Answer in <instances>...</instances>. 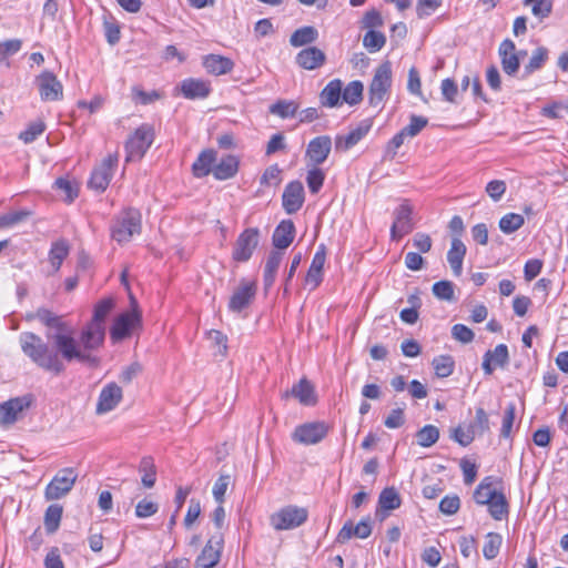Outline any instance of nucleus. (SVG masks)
I'll return each instance as SVG.
<instances>
[{
    "label": "nucleus",
    "instance_id": "1",
    "mask_svg": "<svg viewBox=\"0 0 568 568\" xmlns=\"http://www.w3.org/2000/svg\"><path fill=\"white\" fill-rule=\"evenodd\" d=\"M34 317L48 328L55 329L54 334H47L51 345L32 332H22L19 335L23 354L37 366L59 375L65 369L63 361L68 363L75 361L89 366L99 364L98 357H91L81 349L62 316L48 308H38Z\"/></svg>",
    "mask_w": 568,
    "mask_h": 568
},
{
    "label": "nucleus",
    "instance_id": "2",
    "mask_svg": "<svg viewBox=\"0 0 568 568\" xmlns=\"http://www.w3.org/2000/svg\"><path fill=\"white\" fill-rule=\"evenodd\" d=\"M114 306L112 298H103L94 306L93 317L82 329L78 341L81 349L97 357L94 352L102 346L105 336L104 321Z\"/></svg>",
    "mask_w": 568,
    "mask_h": 568
},
{
    "label": "nucleus",
    "instance_id": "3",
    "mask_svg": "<svg viewBox=\"0 0 568 568\" xmlns=\"http://www.w3.org/2000/svg\"><path fill=\"white\" fill-rule=\"evenodd\" d=\"M500 486L499 479L487 476L474 491L475 501L478 505L487 506L489 515L495 520H503L509 513V505Z\"/></svg>",
    "mask_w": 568,
    "mask_h": 568
},
{
    "label": "nucleus",
    "instance_id": "4",
    "mask_svg": "<svg viewBox=\"0 0 568 568\" xmlns=\"http://www.w3.org/2000/svg\"><path fill=\"white\" fill-rule=\"evenodd\" d=\"M141 232V214L134 209L123 211L113 222L111 236L120 244L129 242Z\"/></svg>",
    "mask_w": 568,
    "mask_h": 568
},
{
    "label": "nucleus",
    "instance_id": "5",
    "mask_svg": "<svg viewBox=\"0 0 568 568\" xmlns=\"http://www.w3.org/2000/svg\"><path fill=\"white\" fill-rule=\"evenodd\" d=\"M155 132L151 124L143 123L129 136L125 142V161L141 160L154 141Z\"/></svg>",
    "mask_w": 568,
    "mask_h": 568
},
{
    "label": "nucleus",
    "instance_id": "6",
    "mask_svg": "<svg viewBox=\"0 0 568 568\" xmlns=\"http://www.w3.org/2000/svg\"><path fill=\"white\" fill-rule=\"evenodd\" d=\"M307 517L306 508L288 505L274 513L270 521L275 530H290L303 525Z\"/></svg>",
    "mask_w": 568,
    "mask_h": 568
},
{
    "label": "nucleus",
    "instance_id": "7",
    "mask_svg": "<svg viewBox=\"0 0 568 568\" xmlns=\"http://www.w3.org/2000/svg\"><path fill=\"white\" fill-rule=\"evenodd\" d=\"M260 243V231L256 227H247L237 236L233 250L232 258L237 263L247 262Z\"/></svg>",
    "mask_w": 568,
    "mask_h": 568
},
{
    "label": "nucleus",
    "instance_id": "8",
    "mask_svg": "<svg viewBox=\"0 0 568 568\" xmlns=\"http://www.w3.org/2000/svg\"><path fill=\"white\" fill-rule=\"evenodd\" d=\"M392 85V68L389 62L382 63L375 71L369 85V103L378 106L384 101Z\"/></svg>",
    "mask_w": 568,
    "mask_h": 568
},
{
    "label": "nucleus",
    "instance_id": "9",
    "mask_svg": "<svg viewBox=\"0 0 568 568\" xmlns=\"http://www.w3.org/2000/svg\"><path fill=\"white\" fill-rule=\"evenodd\" d=\"M75 480L77 474L72 468L59 470L44 489L45 499L57 500L64 497L73 488Z\"/></svg>",
    "mask_w": 568,
    "mask_h": 568
},
{
    "label": "nucleus",
    "instance_id": "10",
    "mask_svg": "<svg viewBox=\"0 0 568 568\" xmlns=\"http://www.w3.org/2000/svg\"><path fill=\"white\" fill-rule=\"evenodd\" d=\"M118 163V153L109 154L105 159H103L102 162L92 171L91 178L88 182L89 187L98 192L105 191L114 174Z\"/></svg>",
    "mask_w": 568,
    "mask_h": 568
},
{
    "label": "nucleus",
    "instance_id": "11",
    "mask_svg": "<svg viewBox=\"0 0 568 568\" xmlns=\"http://www.w3.org/2000/svg\"><path fill=\"white\" fill-rule=\"evenodd\" d=\"M256 292L257 287L254 281L242 278L230 297L227 305L230 312L240 314L248 308L255 300Z\"/></svg>",
    "mask_w": 568,
    "mask_h": 568
},
{
    "label": "nucleus",
    "instance_id": "12",
    "mask_svg": "<svg viewBox=\"0 0 568 568\" xmlns=\"http://www.w3.org/2000/svg\"><path fill=\"white\" fill-rule=\"evenodd\" d=\"M328 425L325 422H311L298 425L293 434L292 439L303 445H315L322 442L328 434Z\"/></svg>",
    "mask_w": 568,
    "mask_h": 568
},
{
    "label": "nucleus",
    "instance_id": "13",
    "mask_svg": "<svg viewBox=\"0 0 568 568\" xmlns=\"http://www.w3.org/2000/svg\"><path fill=\"white\" fill-rule=\"evenodd\" d=\"M223 546L222 534L212 536L196 557L194 568H214L221 560Z\"/></svg>",
    "mask_w": 568,
    "mask_h": 568
},
{
    "label": "nucleus",
    "instance_id": "14",
    "mask_svg": "<svg viewBox=\"0 0 568 568\" xmlns=\"http://www.w3.org/2000/svg\"><path fill=\"white\" fill-rule=\"evenodd\" d=\"M42 101H59L63 98V85L50 71H43L36 79Z\"/></svg>",
    "mask_w": 568,
    "mask_h": 568
},
{
    "label": "nucleus",
    "instance_id": "15",
    "mask_svg": "<svg viewBox=\"0 0 568 568\" xmlns=\"http://www.w3.org/2000/svg\"><path fill=\"white\" fill-rule=\"evenodd\" d=\"M413 206L408 201H404L394 211V222L390 227V236L393 240H400L404 235L413 230L412 222Z\"/></svg>",
    "mask_w": 568,
    "mask_h": 568
},
{
    "label": "nucleus",
    "instance_id": "16",
    "mask_svg": "<svg viewBox=\"0 0 568 568\" xmlns=\"http://www.w3.org/2000/svg\"><path fill=\"white\" fill-rule=\"evenodd\" d=\"M30 405L31 399L28 396L11 398L0 404V425L9 426L14 424Z\"/></svg>",
    "mask_w": 568,
    "mask_h": 568
},
{
    "label": "nucleus",
    "instance_id": "17",
    "mask_svg": "<svg viewBox=\"0 0 568 568\" xmlns=\"http://www.w3.org/2000/svg\"><path fill=\"white\" fill-rule=\"evenodd\" d=\"M332 150V140L328 135L312 139L306 148L305 158L308 165L318 166L324 163Z\"/></svg>",
    "mask_w": 568,
    "mask_h": 568
},
{
    "label": "nucleus",
    "instance_id": "18",
    "mask_svg": "<svg viewBox=\"0 0 568 568\" xmlns=\"http://www.w3.org/2000/svg\"><path fill=\"white\" fill-rule=\"evenodd\" d=\"M122 398V388L114 382L108 383L100 392L95 413L103 415L113 410L121 403Z\"/></svg>",
    "mask_w": 568,
    "mask_h": 568
},
{
    "label": "nucleus",
    "instance_id": "19",
    "mask_svg": "<svg viewBox=\"0 0 568 568\" xmlns=\"http://www.w3.org/2000/svg\"><path fill=\"white\" fill-rule=\"evenodd\" d=\"M140 315L138 312H125L120 314L111 328V338L115 342L128 337L131 331L140 324Z\"/></svg>",
    "mask_w": 568,
    "mask_h": 568
},
{
    "label": "nucleus",
    "instance_id": "20",
    "mask_svg": "<svg viewBox=\"0 0 568 568\" xmlns=\"http://www.w3.org/2000/svg\"><path fill=\"white\" fill-rule=\"evenodd\" d=\"M372 125L373 121L371 119H365L346 135H338L335 140L336 150L347 151L356 145L371 131Z\"/></svg>",
    "mask_w": 568,
    "mask_h": 568
},
{
    "label": "nucleus",
    "instance_id": "21",
    "mask_svg": "<svg viewBox=\"0 0 568 568\" xmlns=\"http://www.w3.org/2000/svg\"><path fill=\"white\" fill-rule=\"evenodd\" d=\"M326 261V246L324 244L318 245L315 252L311 266L305 277V284L310 286L311 291H314L320 286L323 281V268Z\"/></svg>",
    "mask_w": 568,
    "mask_h": 568
},
{
    "label": "nucleus",
    "instance_id": "22",
    "mask_svg": "<svg viewBox=\"0 0 568 568\" xmlns=\"http://www.w3.org/2000/svg\"><path fill=\"white\" fill-rule=\"evenodd\" d=\"M283 207L287 214L296 213L304 203V187L302 182H290L282 195Z\"/></svg>",
    "mask_w": 568,
    "mask_h": 568
},
{
    "label": "nucleus",
    "instance_id": "23",
    "mask_svg": "<svg viewBox=\"0 0 568 568\" xmlns=\"http://www.w3.org/2000/svg\"><path fill=\"white\" fill-rule=\"evenodd\" d=\"M372 534L371 518L362 519L356 526L351 520L346 521L337 534L336 541L345 544L351 538L365 539Z\"/></svg>",
    "mask_w": 568,
    "mask_h": 568
},
{
    "label": "nucleus",
    "instance_id": "24",
    "mask_svg": "<svg viewBox=\"0 0 568 568\" xmlns=\"http://www.w3.org/2000/svg\"><path fill=\"white\" fill-rule=\"evenodd\" d=\"M498 53L505 73L514 75L518 71L520 64L519 54L516 52L515 43L509 39L504 40L499 45Z\"/></svg>",
    "mask_w": 568,
    "mask_h": 568
},
{
    "label": "nucleus",
    "instance_id": "25",
    "mask_svg": "<svg viewBox=\"0 0 568 568\" xmlns=\"http://www.w3.org/2000/svg\"><path fill=\"white\" fill-rule=\"evenodd\" d=\"M509 354L505 344L497 345L494 349L485 353L483 358V369L486 375H491L495 367H505L508 364Z\"/></svg>",
    "mask_w": 568,
    "mask_h": 568
},
{
    "label": "nucleus",
    "instance_id": "26",
    "mask_svg": "<svg viewBox=\"0 0 568 568\" xmlns=\"http://www.w3.org/2000/svg\"><path fill=\"white\" fill-rule=\"evenodd\" d=\"M325 60V53L316 47L303 49L296 55V63L305 70H315L322 67Z\"/></svg>",
    "mask_w": 568,
    "mask_h": 568
},
{
    "label": "nucleus",
    "instance_id": "27",
    "mask_svg": "<svg viewBox=\"0 0 568 568\" xmlns=\"http://www.w3.org/2000/svg\"><path fill=\"white\" fill-rule=\"evenodd\" d=\"M181 92L186 99H203L211 92L209 81L189 78L181 82Z\"/></svg>",
    "mask_w": 568,
    "mask_h": 568
},
{
    "label": "nucleus",
    "instance_id": "28",
    "mask_svg": "<svg viewBox=\"0 0 568 568\" xmlns=\"http://www.w3.org/2000/svg\"><path fill=\"white\" fill-rule=\"evenodd\" d=\"M295 236V226L291 220H283L274 230L272 242L278 250L288 247Z\"/></svg>",
    "mask_w": 568,
    "mask_h": 568
},
{
    "label": "nucleus",
    "instance_id": "29",
    "mask_svg": "<svg viewBox=\"0 0 568 568\" xmlns=\"http://www.w3.org/2000/svg\"><path fill=\"white\" fill-rule=\"evenodd\" d=\"M203 67L214 75L230 73L234 68V62L226 57L219 54H207L203 58Z\"/></svg>",
    "mask_w": 568,
    "mask_h": 568
},
{
    "label": "nucleus",
    "instance_id": "30",
    "mask_svg": "<svg viewBox=\"0 0 568 568\" xmlns=\"http://www.w3.org/2000/svg\"><path fill=\"white\" fill-rule=\"evenodd\" d=\"M342 85L339 79L329 81L320 94V101L323 106L336 108L342 105Z\"/></svg>",
    "mask_w": 568,
    "mask_h": 568
},
{
    "label": "nucleus",
    "instance_id": "31",
    "mask_svg": "<svg viewBox=\"0 0 568 568\" xmlns=\"http://www.w3.org/2000/svg\"><path fill=\"white\" fill-rule=\"evenodd\" d=\"M239 164L240 161L235 155L227 154L214 165L212 174L216 180H229L237 173Z\"/></svg>",
    "mask_w": 568,
    "mask_h": 568
},
{
    "label": "nucleus",
    "instance_id": "32",
    "mask_svg": "<svg viewBox=\"0 0 568 568\" xmlns=\"http://www.w3.org/2000/svg\"><path fill=\"white\" fill-rule=\"evenodd\" d=\"M466 255V246L460 239L452 240L450 248L447 253V261L455 276H459L463 272V262Z\"/></svg>",
    "mask_w": 568,
    "mask_h": 568
},
{
    "label": "nucleus",
    "instance_id": "33",
    "mask_svg": "<svg viewBox=\"0 0 568 568\" xmlns=\"http://www.w3.org/2000/svg\"><path fill=\"white\" fill-rule=\"evenodd\" d=\"M288 395H292L305 406H312L316 403L314 387L306 378H302L298 383L294 384L292 389L285 394V396Z\"/></svg>",
    "mask_w": 568,
    "mask_h": 568
},
{
    "label": "nucleus",
    "instance_id": "34",
    "mask_svg": "<svg viewBox=\"0 0 568 568\" xmlns=\"http://www.w3.org/2000/svg\"><path fill=\"white\" fill-rule=\"evenodd\" d=\"M216 161V152L212 149L202 151L192 165L194 176L204 178L212 173L214 162Z\"/></svg>",
    "mask_w": 568,
    "mask_h": 568
},
{
    "label": "nucleus",
    "instance_id": "35",
    "mask_svg": "<svg viewBox=\"0 0 568 568\" xmlns=\"http://www.w3.org/2000/svg\"><path fill=\"white\" fill-rule=\"evenodd\" d=\"M283 255L284 254L280 251H272L267 256L263 275L264 286L266 290L270 288L275 282Z\"/></svg>",
    "mask_w": 568,
    "mask_h": 568
},
{
    "label": "nucleus",
    "instance_id": "36",
    "mask_svg": "<svg viewBox=\"0 0 568 568\" xmlns=\"http://www.w3.org/2000/svg\"><path fill=\"white\" fill-rule=\"evenodd\" d=\"M138 470L141 474L142 486L146 489L153 488L156 483V466L153 457H142Z\"/></svg>",
    "mask_w": 568,
    "mask_h": 568
},
{
    "label": "nucleus",
    "instance_id": "37",
    "mask_svg": "<svg viewBox=\"0 0 568 568\" xmlns=\"http://www.w3.org/2000/svg\"><path fill=\"white\" fill-rule=\"evenodd\" d=\"M70 252V246L65 240H58L51 244L49 251V262L53 268V272H58L61 268L63 261L67 258Z\"/></svg>",
    "mask_w": 568,
    "mask_h": 568
},
{
    "label": "nucleus",
    "instance_id": "38",
    "mask_svg": "<svg viewBox=\"0 0 568 568\" xmlns=\"http://www.w3.org/2000/svg\"><path fill=\"white\" fill-rule=\"evenodd\" d=\"M318 38V31L312 26H305L295 30L290 38V43L294 48L303 47L315 42Z\"/></svg>",
    "mask_w": 568,
    "mask_h": 568
},
{
    "label": "nucleus",
    "instance_id": "39",
    "mask_svg": "<svg viewBox=\"0 0 568 568\" xmlns=\"http://www.w3.org/2000/svg\"><path fill=\"white\" fill-rule=\"evenodd\" d=\"M363 83L361 81H352L344 89L342 88V103L349 105L359 103L363 99Z\"/></svg>",
    "mask_w": 568,
    "mask_h": 568
},
{
    "label": "nucleus",
    "instance_id": "40",
    "mask_svg": "<svg viewBox=\"0 0 568 568\" xmlns=\"http://www.w3.org/2000/svg\"><path fill=\"white\" fill-rule=\"evenodd\" d=\"M400 496L394 487L385 488L379 494L378 505L383 510H395L400 507Z\"/></svg>",
    "mask_w": 568,
    "mask_h": 568
},
{
    "label": "nucleus",
    "instance_id": "41",
    "mask_svg": "<svg viewBox=\"0 0 568 568\" xmlns=\"http://www.w3.org/2000/svg\"><path fill=\"white\" fill-rule=\"evenodd\" d=\"M63 508L59 504L50 505L44 514V527L48 532H54L59 526L62 518Z\"/></svg>",
    "mask_w": 568,
    "mask_h": 568
},
{
    "label": "nucleus",
    "instance_id": "42",
    "mask_svg": "<svg viewBox=\"0 0 568 568\" xmlns=\"http://www.w3.org/2000/svg\"><path fill=\"white\" fill-rule=\"evenodd\" d=\"M433 368L437 377H448L454 372L455 362L450 355H440L433 359Z\"/></svg>",
    "mask_w": 568,
    "mask_h": 568
},
{
    "label": "nucleus",
    "instance_id": "43",
    "mask_svg": "<svg viewBox=\"0 0 568 568\" xmlns=\"http://www.w3.org/2000/svg\"><path fill=\"white\" fill-rule=\"evenodd\" d=\"M297 110L298 104L288 100H278L270 106V113L275 114L282 119L295 116Z\"/></svg>",
    "mask_w": 568,
    "mask_h": 568
},
{
    "label": "nucleus",
    "instance_id": "44",
    "mask_svg": "<svg viewBox=\"0 0 568 568\" xmlns=\"http://www.w3.org/2000/svg\"><path fill=\"white\" fill-rule=\"evenodd\" d=\"M524 224V216L517 213H507L499 220V229L505 234L518 231Z\"/></svg>",
    "mask_w": 568,
    "mask_h": 568
},
{
    "label": "nucleus",
    "instance_id": "45",
    "mask_svg": "<svg viewBox=\"0 0 568 568\" xmlns=\"http://www.w3.org/2000/svg\"><path fill=\"white\" fill-rule=\"evenodd\" d=\"M417 444L422 447H430L439 439V429L434 425H425L416 433Z\"/></svg>",
    "mask_w": 568,
    "mask_h": 568
},
{
    "label": "nucleus",
    "instance_id": "46",
    "mask_svg": "<svg viewBox=\"0 0 568 568\" xmlns=\"http://www.w3.org/2000/svg\"><path fill=\"white\" fill-rule=\"evenodd\" d=\"M547 59L548 50L544 47L537 48L535 51H532L529 62L525 65V75H529L541 69Z\"/></svg>",
    "mask_w": 568,
    "mask_h": 568
},
{
    "label": "nucleus",
    "instance_id": "47",
    "mask_svg": "<svg viewBox=\"0 0 568 568\" xmlns=\"http://www.w3.org/2000/svg\"><path fill=\"white\" fill-rule=\"evenodd\" d=\"M503 538L497 532H489L486 536V540L483 547V554L486 559H494L497 557Z\"/></svg>",
    "mask_w": 568,
    "mask_h": 568
},
{
    "label": "nucleus",
    "instance_id": "48",
    "mask_svg": "<svg viewBox=\"0 0 568 568\" xmlns=\"http://www.w3.org/2000/svg\"><path fill=\"white\" fill-rule=\"evenodd\" d=\"M432 291L440 301H455V285L450 281H439L434 283Z\"/></svg>",
    "mask_w": 568,
    "mask_h": 568
},
{
    "label": "nucleus",
    "instance_id": "49",
    "mask_svg": "<svg viewBox=\"0 0 568 568\" xmlns=\"http://www.w3.org/2000/svg\"><path fill=\"white\" fill-rule=\"evenodd\" d=\"M470 429H474L475 435H483L490 429L489 417L483 407L476 408L475 419L469 425Z\"/></svg>",
    "mask_w": 568,
    "mask_h": 568
},
{
    "label": "nucleus",
    "instance_id": "50",
    "mask_svg": "<svg viewBox=\"0 0 568 568\" xmlns=\"http://www.w3.org/2000/svg\"><path fill=\"white\" fill-rule=\"evenodd\" d=\"M386 42V38L382 32L369 30L363 38V45L369 52L379 51Z\"/></svg>",
    "mask_w": 568,
    "mask_h": 568
},
{
    "label": "nucleus",
    "instance_id": "51",
    "mask_svg": "<svg viewBox=\"0 0 568 568\" xmlns=\"http://www.w3.org/2000/svg\"><path fill=\"white\" fill-rule=\"evenodd\" d=\"M325 180L324 172L318 166H312L307 171L306 183L311 193L316 194L323 186Z\"/></svg>",
    "mask_w": 568,
    "mask_h": 568
},
{
    "label": "nucleus",
    "instance_id": "52",
    "mask_svg": "<svg viewBox=\"0 0 568 568\" xmlns=\"http://www.w3.org/2000/svg\"><path fill=\"white\" fill-rule=\"evenodd\" d=\"M45 130L43 121H34L28 124L27 129L19 134V139L24 143H32L38 136H40Z\"/></svg>",
    "mask_w": 568,
    "mask_h": 568
},
{
    "label": "nucleus",
    "instance_id": "53",
    "mask_svg": "<svg viewBox=\"0 0 568 568\" xmlns=\"http://www.w3.org/2000/svg\"><path fill=\"white\" fill-rule=\"evenodd\" d=\"M30 216V212L22 211H13L6 214L0 215V229L12 227Z\"/></svg>",
    "mask_w": 568,
    "mask_h": 568
},
{
    "label": "nucleus",
    "instance_id": "54",
    "mask_svg": "<svg viewBox=\"0 0 568 568\" xmlns=\"http://www.w3.org/2000/svg\"><path fill=\"white\" fill-rule=\"evenodd\" d=\"M516 405L515 403H508L503 415L500 435L504 438L510 437L514 420H515Z\"/></svg>",
    "mask_w": 568,
    "mask_h": 568
},
{
    "label": "nucleus",
    "instance_id": "55",
    "mask_svg": "<svg viewBox=\"0 0 568 568\" xmlns=\"http://www.w3.org/2000/svg\"><path fill=\"white\" fill-rule=\"evenodd\" d=\"M475 436L474 429L469 427L464 429L462 426H457L450 430V438L463 447L469 446L475 439Z\"/></svg>",
    "mask_w": 568,
    "mask_h": 568
},
{
    "label": "nucleus",
    "instance_id": "56",
    "mask_svg": "<svg viewBox=\"0 0 568 568\" xmlns=\"http://www.w3.org/2000/svg\"><path fill=\"white\" fill-rule=\"evenodd\" d=\"M231 481V476L227 474H221L216 479L212 494L217 504L224 503V496Z\"/></svg>",
    "mask_w": 568,
    "mask_h": 568
},
{
    "label": "nucleus",
    "instance_id": "57",
    "mask_svg": "<svg viewBox=\"0 0 568 568\" xmlns=\"http://www.w3.org/2000/svg\"><path fill=\"white\" fill-rule=\"evenodd\" d=\"M428 123V120L420 115L413 114L410 116L409 124L404 126L402 131L406 136L414 138L416 136Z\"/></svg>",
    "mask_w": 568,
    "mask_h": 568
},
{
    "label": "nucleus",
    "instance_id": "58",
    "mask_svg": "<svg viewBox=\"0 0 568 568\" xmlns=\"http://www.w3.org/2000/svg\"><path fill=\"white\" fill-rule=\"evenodd\" d=\"M443 0H417L416 12L419 19H424L434 13L440 6Z\"/></svg>",
    "mask_w": 568,
    "mask_h": 568
},
{
    "label": "nucleus",
    "instance_id": "59",
    "mask_svg": "<svg viewBox=\"0 0 568 568\" xmlns=\"http://www.w3.org/2000/svg\"><path fill=\"white\" fill-rule=\"evenodd\" d=\"M568 113V103L554 102L542 108L541 114L549 119H560Z\"/></svg>",
    "mask_w": 568,
    "mask_h": 568
},
{
    "label": "nucleus",
    "instance_id": "60",
    "mask_svg": "<svg viewBox=\"0 0 568 568\" xmlns=\"http://www.w3.org/2000/svg\"><path fill=\"white\" fill-rule=\"evenodd\" d=\"M460 499L457 495L445 496L439 503V510L445 515H454L459 510Z\"/></svg>",
    "mask_w": 568,
    "mask_h": 568
},
{
    "label": "nucleus",
    "instance_id": "61",
    "mask_svg": "<svg viewBox=\"0 0 568 568\" xmlns=\"http://www.w3.org/2000/svg\"><path fill=\"white\" fill-rule=\"evenodd\" d=\"M529 6H531L532 14L539 19L547 18L552 10L551 0H535Z\"/></svg>",
    "mask_w": 568,
    "mask_h": 568
},
{
    "label": "nucleus",
    "instance_id": "62",
    "mask_svg": "<svg viewBox=\"0 0 568 568\" xmlns=\"http://www.w3.org/2000/svg\"><path fill=\"white\" fill-rule=\"evenodd\" d=\"M506 189L507 186L505 181L493 180L488 182V184L486 185V193L493 201L497 202L503 197V195L506 192Z\"/></svg>",
    "mask_w": 568,
    "mask_h": 568
},
{
    "label": "nucleus",
    "instance_id": "63",
    "mask_svg": "<svg viewBox=\"0 0 568 568\" xmlns=\"http://www.w3.org/2000/svg\"><path fill=\"white\" fill-rule=\"evenodd\" d=\"M452 336L464 344L470 343L475 337L474 332L464 324H455L452 327Z\"/></svg>",
    "mask_w": 568,
    "mask_h": 568
},
{
    "label": "nucleus",
    "instance_id": "64",
    "mask_svg": "<svg viewBox=\"0 0 568 568\" xmlns=\"http://www.w3.org/2000/svg\"><path fill=\"white\" fill-rule=\"evenodd\" d=\"M282 170L277 164L268 166L261 176L260 183L262 185L278 184L281 182Z\"/></svg>",
    "mask_w": 568,
    "mask_h": 568
}]
</instances>
